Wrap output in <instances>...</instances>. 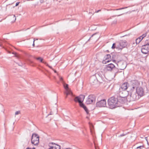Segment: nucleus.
I'll use <instances>...</instances> for the list:
<instances>
[{"label": "nucleus", "mask_w": 149, "mask_h": 149, "mask_svg": "<svg viewBox=\"0 0 149 149\" xmlns=\"http://www.w3.org/2000/svg\"><path fill=\"white\" fill-rule=\"evenodd\" d=\"M128 95H130L131 101H134L139 99V96L137 95V93L135 92H131L129 93Z\"/></svg>", "instance_id": "9d476101"}, {"label": "nucleus", "mask_w": 149, "mask_h": 149, "mask_svg": "<svg viewBox=\"0 0 149 149\" xmlns=\"http://www.w3.org/2000/svg\"><path fill=\"white\" fill-rule=\"evenodd\" d=\"M13 17L15 19V21L16 20V17H15V15H14L13 16Z\"/></svg>", "instance_id": "c9c22d12"}, {"label": "nucleus", "mask_w": 149, "mask_h": 149, "mask_svg": "<svg viewBox=\"0 0 149 149\" xmlns=\"http://www.w3.org/2000/svg\"><path fill=\"white\" fill-rule=\"evenodd\" d=\"M119 95L120 97L118 99V101L120 107L127 101V92L125 91H120Z\"/></svg>", "instance_id": "f03ea898"}, {"label": "nucleus", "mask_w": 149, "mask_h": 149, "mask_svg": "<svg viewBox=\"0 0 149 149\" xmlns=\"http://www.w3.org/2000/svg\"><path fill=\"white\" fill-rule=\"evenodd\" d=\"M96 34V33H94V34H93L92 35V36L91 37H90V38L88 40V41H89L90 40V39H91V37H93V36H94V35H95Z\"/></svg>", "instance_id": "2f4dec72"}, {"label": "nucleus", "mask_w": 149, "mask_h": 149, "mask_svg": "<svg viewBox=\"0 0 149 149\" xmlns=\"http://www.w3.org/2000/svg\"><path fill=\"white\" fill-rule=\"evenodd\" d=\"M94 144L95 145V149H99V147L98 146H97L96 145L95 143L94 142Z\"/></svg>", "instance_id": "393cba45"}, {"label": "nucleus", "mask_w": 149, "mask_h": 149, "mask_svg": "<svg viewBox=\"0 0 149 149\" xmlns=\"http://www.w3.org/2000/svg\"><path fill=\"white\" fill-rule=\"evenodd\" d=\"M31 142L34 145H38L39 143V136L35 133H33L32 136Z\"/></svg>", "instance_id": "39448f33"}, {"label": "nucleus", "mask_w": 149, "mask_h": 149, "mask_svg": "<svg viewBox=\"0 0 149 149\" xmlns=\"http://www.w3.org/2000/svg\"><path fill=\"white\" fill-rule=\"evenodd\" d=\"M35 41V38H34L33 39V47H34L35 46V44H34V41Z\"/></svg>", "instance_id": "72a5a7b5"}, {"label": "nucleus", "mask_w": 149, "mask_h": 149, "mask_svg": "<svg viewBox=\"0 0 149 149\" xmlns=\"http://www.w3.org/2000/svg\"><path fill=\"white\" fill-rule=\"evenodd\" d=\"M85 97V96L84 95H81L79 96L75 97L74 99V100L75 102H78L80 106L83 108L85 106L83 103Z\"/></svg>", "instance_id": "7ed1b4c3"}, {"label": "nucleus", "mask_w": 149, "mask_h": 149, "mask_svg": "<svg viewBox=\"0 0 149 149\" xmlns=\"http://www.w3.org/2000/svg\"><path fill=\"white\" fill-rule=\"evenodd\" d=\"M125 68H120V70H124V69H125Z\"/></svg>", "instance_id": "37998d69"}, {"label": "nucleus", "mask_w": 149, "mask_h": 149, "mask_svg": "<svg viewBox=\"0 0 149 149\" xmlns=\"http://www.w3.org/2000/svg\"><path fill=\"white\" fill-rule=\"evenodd\" d=\"M19 2H17L16 3L15 6H17L19 5Z\"/></svg>", "instance_id": "f704fd0d"}, {"label": "nucleus", "mask_w": 149, "mask_h": 149, "mask_svg": "<svg viewBox=\"0 0 149 149\" xmlns=\"http://www.w3.org/2000/svg\"><path fill=\"white\" fill-rule=\"evenodd\" d=\"M51 114H48V116H49V115H51Z\"/></svg>", "instance_id": "09e8293b"}, {"label": "nucleus", "mask_w": 149, "mask_h": 149, "mask_svg": "<svg viewBox=\"0 0 149 149\" xmlns=\"http://www.w3.org/2000/svg\"><path fill=\"white\" fill-rule=\"evenodd\" d=\"M115 48L116 49V43H113L112 46L111 47V48L112 49H114Z\"/></svg>", "instance_id": "aec40b11"}, {"label": "nucleus", "mask_w": 149, "mask_h": 149, "mask_svg": "<svg viewBox=\"0 0 149 149\" xmlns=\"http://www.w3.org/2000/svg\"><path fill=\"white\" fill-rule=\"evenodd\" d=\"M123 95H124L125 94H123Z\"/></svg>", "instance_id": "de8ad7c7"}, {"label": "nucleus", "mask_w": 149, "mask_h": 149, "mask_svg": "<svg viewBox=\"0 0 149 149\" xmlns=\"http://www.w3.org/2000/svg\"><path fill=\"white\" fill-rule=\"evenodd\" d=\"M145 43L141 49V52L144 54H147L149 52V38L146 40Z\"/></svg>", "instance_id": "20e7f679"}, {"label": "nucleus", "mask_w": 149, "mask_h": 149, "mask_svg": "<svg viewBox=\"0 0 149 149\" xmlns=\"http://www.w3.org/2000/svg\"><path fill=\"white\" fill-rule=\"evenodd\" d=\"M60 80L61 81H63V78L62 77H60Z\"/></svg>", "instance_id": "473e14b6"}, {"label": "nucleus", "mask_w": 149, "mask_h": 149, "mask_svg": "<svg viewBox=\"0 0 149 149\" xmlns=\"http://www.w3.org/2000/svg\"><path fill=\"white\" fill-rule=\"evenodd\" d=\"M144 147L143 146H138L136 148V149L140 148L142 149Z\"/></svg>", "instance_id": "5701e85b"}, {"label": "nucleus", "mask_w": 149, "mask_h": 149, "mask_svg": "<svg viewBox=\"0 0 149 149\" xmlns=\"http://www.w3.org/2000/svg\"><path fill=\"white\" fill-rule=\"evenodd\" d=\"M63 86L64 88L66 90L65 91H67V95H72V92L71 90L69 89L68 88V85L67 84H63Z\"/></svg>", "instance_id": "ddd939ff"}, {"label": "nucleus", "mask_w": 149, "mask_h": 149, "mask_svg": "<svg viewBox=\"0 0 149 149\" xmlns=\"http://www.w3.org/2000/svg\"><path fill=\"white\" fill-rule=\"evenodd\" d=\"M104 60L103 61V63H106L110 61L111 60V56L110 54H108L104 57Z\"/></svg>", "instance_id": "9b49d317"}, {"label": "nucleus", "mask_w": 149, "mask_h": 149, "mask_svg": "<svg viewBox=\"0 0 149 149\" xmlns=\"http://www.w3.org/2000/svg\"><path fill=\"white\" fill-rule=\"evenodd\" d=\"M67 91H65V92H64L65 94L66 95V96L65 97V98H67L68 96L69 95H67ZM72 95V94L71 95Z\"/></svg>", "instance_id": "c85d7f7f"}, {"label": "nucleus", "mask_w": 149, "mask_h": 149, "mask_svg": "<svg viewBox=\"0 0 149 149\" xmlns=\"http://www.w3.org/2000/svg\"><path fill=\"white\" fill-rule=\"evenodd\" d=\"M38 40V39H35V40Z\"/></svg>", "instance_id": "a18cd8bd"}, {"label": "nucleus", "mask_w": 149, "mask_h": 149, "mask_svg": "<svg viewBox=\"0 0 149 149\" xmlns=\"http://www.w3.org/2000/svg\"><path fill=\"white\" fill-rule=\"evenodd\" d=\"M122 15V14H120V15H118V16H120V15Z\"/></svg>", "instance_id": "c03bdc74"}, {"label": "nucleus", "mask_w": 149, "mask_h": 149, "mask_svg": "<svg viewBox=\"0 0 149 149\" xmlns=\"http://www.w3.org/2000/svg\"><path fill=\"white\" fill-rule=\"evenodd\" d=\"M127 134H120L119 136H118V137H121L122 136H125V135H126Z\"/></svg>", "instance_id": "b1692460"}, {"label": "nucleus", "mask_w": 149, "mask_h": 149, "mask_svg": "<svg viewBox=\"0 0 149 149\" xmlns=\"http://www.w3.org/2000/svg\"><path fill=\"white\" fill-rule=\"evenodd\" d=\"M48 145L49 147L48 149H61V148L60 146L53 142L49 143Z\"/></svg>", "instance_id": "1a4fd4ad"}, {"label": "nucleus", "mask_w": 149, "mask_h": 149, "mask_svg": "<svg viewBox=\"0 0 149 149\" xmlns=\"http://www.w3.org/2000/svg\"><path fill=\"white\" fill-rule=\"evenodd\" d=\"M146 35H147V34L146 33H145L143 34L141 36L142 37H143V38L145 37L146 36Z\"/></svg>", "instance_id": "a878e982"}, {"label": "nucleus", "mask_w": 149, "mask_h": 149, "mask_svg": "<svg viewBox=\"0 0 149 149\" xmlns=\"http://www.w3.org/2000/svg\"><path fill=\"white\" fill-rule=\"evenodd\" d=\"M20 113V111H17L15 113V115H18Z\"/></svg>", "instance_id": "bb28decb"}, {"label": "nucleus", "mask_w": 149, "mask_h": 149, "mask_svg": "<svg viewBox=\"0 0 149 149\" xmlns=\"http://www.w3.org/2000/svg\"><path fill=\"white\" fill-rule=\"evenodd\" d=\"M127 45L126 40L122 41L116 43V49L118 50L122 49L125 48Z\"/></svg>", "instance_id": "423d86ee"}, {"label": "nucleus", "mask_w": 149, "mask_h": 149, "mask_svg": "<svg viewBox=\"0 0 149 149\" xmlns=\"http://www.w3.org/2000/svg\"><path fill=\"white\" fill-rule=\"evenodd\" d=\"M96 99V97L95 95H91L88 96L86 101V104H89L92 103H95Z\"/></svg>", "instance_id": "0eeeda50"}, {"label": "nucleus", "mask_w": 149, "mask_h": 149, "mask_svg": "<svg viewBox=\"0 0 149 149\" xmlns=\"http://www.w3.org/2000/svg\"><path fill=\"white\" fill-rule=\"evenodd\" d=\"M18 65L20 66H22L23 65L22 64H18Z\"/></svg>", "instance_id": "79ce46f5"}, {"label": "nucleus", "mask_w": 149, "mask_h": 149, "mask_svg": "<svg viewBox=\"0 0 149 149\" xmlns=\"http://www.w3.org/2000/svg\"><path fill=\"white\" fill-rule=\"evenodd\" d=\"M136 92L138 96L140 95V97L142 96L144 93L143 88L141 87L136 88Z\"/></svg>", "instance_id": "f8f14e48"}, {"label": "nucleus", "mask_w": 149, "mask_h": 149, "mask_svg": "<svg viewBox=\"0 0 149 149\" xmlns=\"http://www.w3.org/2000/svg\"><path fill=\"white\" fill-rule=\"evenodd\" d=\"M141 41L140 40H139V39H138V38H137L136 40V44H138Z\"/></svg>", "instance_id": "412c9836"}, {"label": "nucleus", "mask_w": 149, "mask_h": 149, "mask_svg": "<svg viewBox=\"0 0 149 149\" xmlns=\"http://www.w3.org/2000/svg\"><path fill=\"white\" fill-rule=\"evenodd\" d=\"M134 83H133L132 85L128 86V88L129 90V91L130 92V93L131 92H134L133 91L136 88V87L134 85Z\"/></svg>", "instance_id": "2eb2a0df"}, {"label": "nucleus", "mask_w": 149, "mask_h": 149, "mask_svg": "<svg viewBox=\"0 0 149 149\" xmlns=\"http://www.w3.org/2000/svg\"><path fill=\"white\" fill-rule=\"evenodd\" d=\"M53 70H54V72L55 73H57V71L56 70H54L53 69Z\"/></svg>", "instance_id": "ea45409f"}, {"label": "nucleus", "mask_w": 149, "mask_h": 149, "mask_svg": "<svg viewBox=\"0 0 149 149\" xmlns=\"http://www.w3.org/2000/svg\"><path fill=\"white\" fill-rule=\"evenodd\" d=\"M83 108L84 109L85 111H86V113L87 114H88L89 113V111H88V109H87L86 107L85 106Z\"/></svg>", "instance_id": "6ab92c4d"}, {"label": "nucleus", "mask_w": 149, "mask_h": 149, "mask_svg": "<svg viewBox=\"0 0 149 149\" xmlns=\"http://www.w3.org/2000/svg\"><path fill=\"white\" fill-rule=\"evenodd\" d=\"M93 77H91V78H90V81L91 82V83H92L93 82V81H92V79H93Z\"/></svg>", "instance_id": "7c9ffc66"}, {"label": "nucleus", "mask_w": 149, "mask_h": 149, "mask_svg": "<svg viewBox=\"0 0 149 149\" xmlns=\"http://www.w3.org/2000/svg\"><path fill=\"white\" fill-rule=\"evenodd\" d=\"M129 84L127 82H125L123 83L121 86L120 90L121 89L125 90L128 88Z\"/></svg>", "instance_id": "4468645a"}, {"label": "nucleus", "mask_w": 149, "mask_h": 149, "mask_svg": "<svg viewBox=\"0 0 149 149\" xmlns=\"http://www.w3.org/2000/svg\"><path fill=\"white\" fill-rule=\"evenodd\" d=\"M108 103L109 108L113 109L120 107L118 104V99L114 97H112L108 100Z\"/></svg>", "instance_id": "f257e3e1"}, {"label": "nucleus", "mask_w": 149, "mask_h": 149, "mask_svg": "<svg viewBox=\"0 0 149 149\" xmlns=\"http://www.w3.org/2000/svg\"><path fill=\"white\" fill-rule=\"evenodd\" d=\"M127 8V7H125V8H120L116 9H114V10H122V9H125V8Z\"/></svg>", "instance_id": "4be33fe9"}, {"label": "nucleus", "mask_w": 149, "mask_h": 149, "mask_svg": "<svg viewBox=\"0 0 149 149\" xmlns=\"http://www.w3.org/2000/svg\"><path fill=\"white\" fill-rule=\"evenodd\" d=\"M106 66V69L108 71H111L115 68V65L112 63L108 64Z\"/></svg>", "instance_id": "dca6fc26"}, {"label": "nucleus", "mask_w": 149, "mask_h": 149, "mask_svg": "<svg viewBox=\"0 0 149 149\" xmlns=\"http://www.w3.org/2000/svg\"><path fill=\"white\" fill-rule=\"evenodd\" d=\"M115 61V60H113V61Z\"/></svg>", "instance_id": "49530a36"}, {"label": "nucleus", "mask_w": 149, "mask_h": 149, "mask_svg": "<svg viewBox=\"0 0 149 149\" xmlns=\"http://www.w3.org/2000/svg\"><path fill=\"white\" fill-rule=\"evenodd\" d=\"M40 2L41 3H43V0H40Z\"/></svg>", "instance_id": "4c0bfd02"}, {"label": "nucleus", "mask_w": 149, "mask_h": 149, "mask_svg": "<svg viewBox=\"0 0 149 149\" xmlns=\"http://www.w3.org/2000/svg\"><path fill=\"white\" fill-rule=\"evenodd\" d=\"M36 59L37 60L40 61L41 62L43 63H45V62L44 61H43V59L41 57L36 58Z\"/></svg>", "instance_id": "a211bd4d"}, {"label": "nucleus", "mask_w": 149, "mask_h": 149, "mask_svg": "<svg viewBox=\"0 0 149 149\" xmlns=\"http://www.w3.org/2000/svg\"><path fill=\"white\" fill-rule=\"evenodd\" d=\"M113 71L114 73V75L115 76H116L117 74L119 72V70L118 68H116L115 66V68H114L113 70Z\"/></svg>", "instance_id": "f3484780"}, {"label": "nucleus", "mask_w": 149, "mask_h": 149, "mask_svg": "<svg viewBox=\"0 0 149 149\" xmlns=\"http://www.w3.org/2000/svg\"><path fill=\"white\" fill-rule=\"evenodd\" d=\"M45 64L47 66H48L50 68H51V69H52V67H51V66H49V65H48V64L46 63V62H45Z\"/></svg>", "instance_id": "cd10ccee"}, {"label": "nucleus", "mask_w": 149, "mask_h": 149, "mask_svg": "<svg viewBox=\"0 0 149 149\" xmlns=\"http://www.w3.org/2000/svg\"><path fill=\"white\" fill-rule=\"evenodd\" d=\"M101 10H97V11H95V12H96V13H98V12L99 11H101Z\"/></svg>", "instance_id": "58836bf2"}, {"label": "nucleus", "mask_w": 149, "mask_h": 149, "mask_svg": "<svg viewBox=\"0 0 149 149\" xmlns=\"http://www.w3.org/2000/svg\"><path fill=\"white\" fill-rule=\"evenodd\" d=\"M26 149H35V148H33L32 149L31 148H26Z\"/></svg>", "instance_id": "e433bc0d"}, {"label": "nucleus", "mask_w": 149, "mask_h": 149, "mask_svg": "<svg viewBox=\"0 0 149 149\" xmlns=\"http://www.w3.org/2000/svg\"><path fill=\"white\" fill-rule=\"evenodd\" d=\"M145 138V139H146V141H147V143H148V140H147V137H146Z\"/></svg>", "instance_id": "a19ab883"}, {"label": "nucleus", "mask_w": 149, "mask_h": 149, "mask_svg": "<svg viewBox=\"0 0 149 149\" xmlns=\"http://www.w3.org/2000/svg\"><path fill=\"white\" fill-rule=\"evenodd\" d=\"M138 39H139V40H140L141 41L143 39V37H142L141 36L139 37L138 38H137Z\"/></svg>", "instance_id": "c756f323"}, {"label": "nucleus", "mask_w": 149, "mask_h": 149, "mask_svg": "<svg viewBox=\"0 0 149 149\" xmlns=\"http://www.w3.org/2000/svg\"><path fill=\"white\" fill-rule=\"evenodd\" d=\"M96 106L97 107H105L106 106V101L105 99L102 100L97 102L96 103Z\"/></svg>", "instance_id": "6e6552de"}]
</instances>
